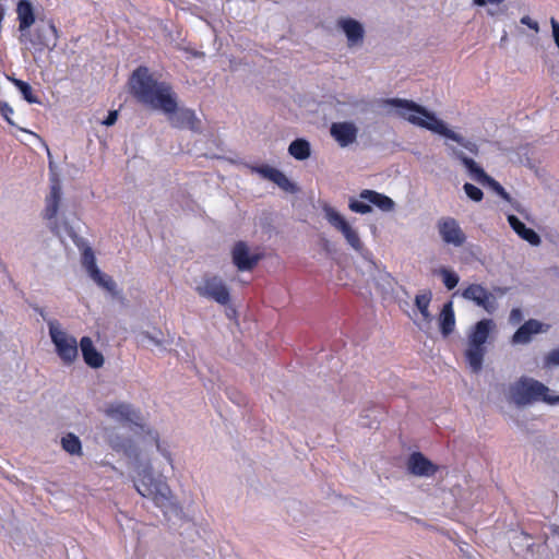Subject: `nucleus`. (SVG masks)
I'll list each match as a JSON object with an SVG mask.
<instances>
[{
    "label": "nucleus",
    "mask_w": 559,
    "mask_h": 559,
    "mask_svg": "<svg viewBox=\"0 0 559 559\" xmlns=\"http://www.w3.org/2000/svg\"><path fill=\"white\" fill-rule=\"evenodd\" d=\"M383 104L385 107L394 108L399 117L405 119L413 126L455 141L472 154L478 153V147L474 142L465 140L462 135L449 129L443 120L438 118L435 112L428 110L426 107L402 98H389L385 99Z\"/></svg>",
    "instance_id": "nucleus-1"
},
{
    "label": "nucleus",
    "mask_w": 559,
    "mask_h": 559,
    "mask_svg": "<svg viewBox=\"0 0 559 559\" xmlns=\"http://www.w3.org/2000/svg\"><path fill=\"white\" fill-rule=\"evenodd\" d=\"M129 84L131 93L144 105L164 114H170L177 108V94L171 85L155 80L146 67L134 70Z\"/></svg>",
    "instance_id": "nucleus-2"
},
{
    "label": "nucleus",
    "mask_w": 559,
    "mask_h": 559,
    "mask_svg": "<svg viewBox=\"0 0 559 559\" xmlns=\"http://www.w3.org/2000/svg\"><path fill=\"white\" fill-rule=\"evenodd\" d=\"M133 486L139 495L151 499L155 507L160 509L165 515L169 513L177 514L180 511L179 503L171 488L166 480L154 477L151 464L136 469Z\"/></svg>",
    "instance_id": "nucleus-3"
},
{
    "label": "nucleus",
    "mask_w": 559,
    "mask_h": 559,
    "mask_svg": "<svg viewBox=\"0 0 559 559\" xmlns=\"http://www.w3.org/2000/svg\"><path fill=\"white\" fill-rule=\"evenodd\" d=\"M549 392V388L542 382L530 377H522L509 385L508 399L519 407L539 401L550 405L559 404V395L554 396Z\"/></svg>",
    "instance_id": "nucleus-4"
},
{
    "label": "nucleus",
    "mask_w": 559,
    "mask_h": 559,
    "mask_svg": "<svg viewBox=\"0 0 559 559\" xmlns=\"http://www.w3.org/2000/svg\"><path fill=\"white\" fill-rule=\"evenodd\" d=\"M322 210L329 224L343 235L347 245L354 251L364 259H369L372 255L371 252L365 248L358 230L338 211L328 204H325Z\"/></svg>",
    "instance_id": "nucleus-5"
},
{
    "label": "nucleus",
    "mask_w": 559,
    "mask_h": 559,
    "mask_svg": "<svg viewBox=\"0 0 559 559\" xmlns=\"http://www.w3.org/2000/svg\"><path fill=\"white\" fill-rule=\"evenodd\" d=\"M49 336L55 346L56 354L64 365L73 364L79 356L78 341L69 334L55 319L47 321Z\"/></svg>",
    "instance_id": "nucleus-6"
},
{
    "label": "nucleus",
    "mask_w": 559,
    "mask_h": 559,
    "mask_svg": "<svg viewBox=\"0 0 559 559\" xmlns=\"http://www.w3.org/2000/svg\"><path fill=\"white\" fill-rule=\"evenodd\" d=\"M449 151L453 157H455L462 162V164L465 166V168L468 171L472 179H474L475 181H477L478 183H480L483 186H487V187L491 188L503 200L509 201V202L511 201V197L504 190V188L498 181H496L493 178L488 176L484 171V169L476 164V162L474 159L468 158L467 156L464 155V153L461 150H459L452 145L449 146Z\"/></svg>",
    "instance_id": "nucleus-7"
},
{
    "label": "nucleus",
    "mask_w": 559,
    "mask_h": 559,
    "mask_svg": "<svg viewBox=\"0 0 559 559\" xmlns=\"http://www.w3.org/2000/svg\"><path fill=\"white\" fill-rule=\"evenodd\" d=\"M20 43L36 52H41L46 48L52 50L57 46V28L51 22L39 24L33 33L29 28L26 36L21 35Z\"/></svg>",
    "instance_id": "nucleus-8"
},
{
    "label": "nucleus",
    "mask_w": 559,
    "mask_h": 559,
    "mask_svg": "<svg viewBox=\"0 0 559 559\" xmlns=\"http://www.w3.org/2000/svg\"><path fill=\"white\" fill-rule=\"evenodd\" d=\"M436 229L439 238L445 246L461 248L467 240L464 230L454 217H440L436 223Z\"/></svg>",
    "instance_id": "nucleus-9"
},
{
    "label": "nucleus",
    "mask_w": 559,
    "mask_h": 559,
    "mask_svg": "<svg viewBox=\"0 0 559 559\" xmlns=\"http://www.w3.org/2000/svg\"><path fill=\"white\" fill-rule=\"evenodd\" d=\"M197 293L222 306L230 301V294L225 282L218 276H205L195 287Z\"/></svg>",
    "instance_id": "nucleus-10"
},
{
    "label": "nucleus",
    "mask_w": 559,
    "mask_h": 559,
    "mask_svg": "<svg viewBox=\"0 0 559 559\" xmlns=\"http://www.w3.org/2000/svg\"><path fill=\"white\" fill-rule=\"evenodd\" d=\"M336 26L345 35L348 48L362 46L366 29L361 22L349 16H343L336 21Z\"/></svg>",
    "instance_id": "nucleus-11"
},
{
    "label": "nucleus",
    "mask_w": 559,
    "mask_h": 559,
    "mask_svg": "<svg viewBox=\"0 0 559 559\" xmlns=\"http://www.w3.org/2000/svg\"><path fill=\"white\" fill-rule=\"evenodd\" d=\"M462 297L466 300L473 301L488 313H493L498 308L496 296L479 284L468 285L462 292Z\"/></svg>",
    "instance_id": "nucleus-12"
},
{
    "label": "nucleus",
    "mask_w": 559,
    "mask_h": 559,
    "mask_svg": "<svg viewBox=\"0 0 559 559\" xmlns=\"http://www.w3.org/2000/svg\"><path fill=\"white\" fill-rule=\"evenodd\" d=\"M359 129L353 121H337L330 127V135L340 147H348L357 141Z\"/></svg>",
    "instance_id": "nucleus-13"
},
{
    "label": "nucleus",
    "mask_w": 559,
    "mask_h": 559,
    "mask_svg": "<svg viewBox=\"0 0 559 559\" xmlns=\"http://www.w3.org/2000/svg\"><path fill=\"white\" fill-rule=\"evenodd\" d=\"M166 115L173 127L201 132V120L197 117L194 110L186 107H177L173 112Z\"/></svg>",
    "instance_id": "nucleus-14"
},
{
    "label": "nucleus",
    "mask_w": 559,
    "mask_h": 559,
    "mask_svg": "<svg viewBox=\"0 0 559 559\" xmlns=\"http://www.w3.org/2000/svg\"><path fill=\"white\" fill-rule=\"evenodd\" d=\"M233 262L239 271L252 270L261 259L257 252H252L243 241L237 242L231 251Z\"/></svg>",
    "instance_id": "nucleus-15"
},
{
    "label": "nucleus",
    "mask_w": 559,
    "mask_h": 559,
    "mask_svg": "<svg viewBox=\"0 0 559 559\" xmlns=\"http://www.w3.org/2000/svg\"><path fill=\"white\" fill-rule=\"evenodd\" d=\"M406 468L409 474L417 477H431L438 471V466L420 452H414L408 456Z\"/></svg>",
    "instance_id": "nucleus-16"
},
{
    "label": "nucleus",
    "mask_w": 559,
    "mask_h": 559,
    "mask_svg": "<svg viewBox=\"0 0 559 559\" xmlns=\"http://www.w3.org/2000/svg\"><path fill=\"white\" fill-rule=\"evenodd\" d=\"M368 263V270L371 273V276L380 289V292L384 295L391 294L394 290L395 280L391 276L390 273L381 270L372 260V255L369 259H365Z\"/></svg>",
    "instance_id": "nucleus-17"
},
{
    "label": "nucleus",
    "mask_w": 559,
    "mask_h": 559,
    "mask_svg": "<svg viewBox=\"0 0 559 559\" xmlns=\"http://www.w3.org/2000/svg\"><path fill=\"white\" fill-rule=\"evenodd\" d=\"M19 31L26 36L31 26L35 23L34 7L28 0H21L16 5Z\"/></svg>",
    "instance_id": "nucleus-18"
},
{
    "label": "nucleus",
    "mask_w": 559,
    "mask_h": 559,
    "mask_svg": "<svg viewBox=\"0 0 559 559\" xmlns=\"http://www.w3.org/2000/svg\"><path fill=\"white\" fill-rule=\"evenodd\" d=\"M83 359L91 368H100L104 365L103 355L95 348L91 337L83 336L80 341Z\"/></svg>",
    "instance_id": "nucleus-19"
},
{
    "label": "nucleus",
    "mask_w": 559,
    "mask_h": 559,
    "mask_svg": "<svg viewBox=\"0 0 559 559\" xmlns=\"http://www.w3.org/2000/svg\"><path fill=\"white\" fill-rule=\"evenodd\" d=\"M106 414L110 418L121 423H136L139 415L135 409L126 403L110 404L106 408Z\"/></svg>",
    "instance_id": "nucleus-20"
},
{
    "label": "nucleus",
    "mask_w": 559,
    "mask_h": 559,
    "mask_svg": "<svg viewBox=\"0 0 559 559\" xmlns=\"http://www.w3.org/2000/svg\"><path fill=\"white\" fill-rule=\"evenodd\" d=\"M359 199L367 201L369 204H373L383 212H391L395 207V202L391 198L374 190H362L359 194Z\"/></svg>",
    "instance_id": "nucleus-21"
},
{
    "label": "nucleus",
    "mask_w": 559,
    "mask_h": 559,
    "mask_svg": "<svg viewBox=\"0 0 559 559\" xmlns=\"http://www.w3.org/2000/svg\"><path fill=\"white\" fill-rule=\"evenodd\" d=\"M543 324L531 319L521 325L512 337L513 344H527L531 342L532 336L542 332Z\"/></svg>",
    "instance_id": "nucleus-22"
},
{
    "label": "nucleus",
    "mask_w": 559,
    "mask_h": 559,
    "mask_svg": "<svg viewBox=\"0 0 559 559\" xmlns=\"http://www.w3.org/2000/svg\"><path fill=\"white\" fill-rule=\"evenodd\" d=\"M508 222L512 229L525 241L532 246H538L540 243V237L538 234L525 226L515 215H508Z\"/></svg>",
    "instance_id": "nucleus-23"
},
{
    "label": "nucleus",
    "mask_w": 559,
    "mask_h": 559,
    "mask_svg": "<svg viewBox=\"0 0 559 559\" xmlns=\"http://www.w3.org/2000/svg\"><path fill=\"white\" fill-rule=\"evenodd\" d=\"M493 326V321L490 319H484L477 322L468 336V344L483 346Z\"/></svg>",
    "instance_id": "nucleus-24"
},
{
    "label": "nucleus",
    "mask_w": 559,
    "mask_h": 559,
    "mask_svg": "<svg viewBox=\"0 0 559 559\" xmlns=\"http://www.w3.org/2000/svg\"><path fill=\"white\" fill-rule=\"evenodd\" d=\"M439 325L443 336L450 335L455 326V316L452 301L443 305L439 316Z\"/></svg>",
    "instance_id": "nucleus-25"
},
{
    "label": "nucleus",
    "mask_w": 559,
    "mask_h": 559,
    "mask_svg": "<svg viewBox=\"0 0 559 559\" xmlns=\"http://www.w3.org/2000/svg\"><path fill=\"white\" fill-rule=\"evenodd\" d=\"M485 349L483 346H476L468 344V348L466 349L465 356L467 362L474 372L480 371L483 367Z\"/></svg>",
    "instance_id": "nucleus-26"
},
{
    "label": "nucleus",
    "mask_w": 559,
    "mask_h": 559,
    "mask_svg": "<svg viewBox=\"0 0 559 559\" xmlns=\"http://www.w3.org/2000/svg\"><path fill=\"white\" fill-rule=\"evenodd\" d=\"M91 278L102 288L106 289L112 297L119 296L116 282L100 270H94V273L90 275Z\"/></svg>",
    "instance_id": "nucleus-27"
},
{
    "label": "nucleus",
    "mask_w": 559,
    "mask_h": 559,
    "mask_svg": "<svg viewBox=\"0 0 559 559\" xmlns=\"http://www.w3.org/2000/svg\"><path fill=\"white\" fill-rule=\"evenodd\" d=\"M288 153L297 160H305L310 156V143L305 139L294 140L288 146Z\"/></svg>",
    "instance_id": "nucleus-28"
},
{
    "label": "nucleus",
    "mask_w": 559,
    "mask_h": 559,
    "mask_svg": "<svg viewBox=\"0 0 559 559\" xmlns=\"http://www.w3.org/2000/svg\"><path fill=\"white\" fill-rule=\"evenodd\" d=\"M432 298V294L430 290L423 292L417 294L415 297V306L419 310L423 320L427 323H430L432 320V316L429 311V305Z\"/></svg>",
    "instance_id": "nucleus-29"
},
{
    "label": "nucleus",
    "mask_w": 559,
    "mask_h": 559,
    "mask_svg": "<svg viewBox=\"0 0 559 559\" xmlns=\"http://www.w3.org/2000/svg\"><path fill=\"white\" fill-rule=\"evenodd\" d=\"M146 440L152 441L162 456L173 466V456L169 445L159 440L158 433L151 430L147 431Z\"/></svg>",
    "instance_id": "nucleus-30"
},
{
    "label": "nucleus",
    "mask_w": 559,
    "mask_h": 559,
    "mask_svg": "<svg viewBox=\"0 0 559 559\" xmlns=\"http://www.w3.org/2000/svg\"><path fill=\"white\" fill-rule=\"evenodd\" d=\"M61 445L64 451H67L71 455H80L82 453V444L79 439L73 433H68L61 439Z\"/></svg>",
    "instance_id": "nucleus-31"
},
{
    "label": "nucleus",
    "mask_w": 559,
    "mask_h": 559,
    "mask_svg": "<svg viewBox=\"0 0 559 559\" xmlns=\"http://www.w3.org/2000/svg\"><path fill=\"white\" fill-rule=\"evenodd\" d=\"M9 80L17 87V90L21 92V94L27 103H39L37 97L33 95L32 86L27 82H24L15 78H9Z\"/></svg>",
    "instance_id": "nucleus-32"
},
{
    "label": "nucleus",
    "mask_w": 559,
    "mask_h": 559,
    "mask_svg": "<svg viewBox=\"0 0 559 559\" xmlns=\"http://www.w3.org/2000/svg\"><path fill=\"white\" fill-rule=\"evenodd\" d=\"M438 273L441 275L442 282L449 290L453 289L460 282L459 275L452 270L441 267Z\"/></svg>",
    "instance_id": "nucleus-33"
},
{
    "label": "nucleus",
    "mask_w": 559,
    "mask_h": 559,
    "mask_svg": "<svg viewBox=\"0 0 559 559\" xmlns=\"http://www.w3.org/2000/svg\"><path fill=\"white\" fill-rule=\"evenodd\" d=\"M273 182L276 183L285 192L296 193L298 191L297 186L292 182L288 177L281 170L277 176L273 178Z\"/></svg>",
    "instance_id": "nucleus-34"
},
{
    "label": "nucleus",
    "mask_w": 559,
    "mask_h": 559,
    "mask_svg": "<svg viewBox=\"0 0 559 559\" xmlns=\"http://www.w3.org/2000/svg\"><path fill=\"white\" fill-rule=\"evenodd\" d=\"M82 263L86 269L88 275H92L94 273V270H99L96 265V259L91 248L84 250Z\"/></svg>",
    "instance_id": "nucleus-35"
},
{
    "label": "nucleus",
    "mask_w": 559,
    "mask_h": 559,
    "mask_svg": "<svg viewBox=\"0 0 559 559\" xmlns=\"http://www.w3.org/2000/svg\"><path fill=\"white\" fill-rule=\"evenodd\" d=\"M348 207L350 211L359 214H368L372 211L371 205L367 201H364L361 199H350Z\"/></svg>",
    "instance_id": "nucleus-36"
},
{
    "label": "nucleus",
    "mask_w": 559,
    "mask_h": 559,
    "mask_svg": "<svg viewBox=\"0 0 559 559\" xmlns=\"http://www.w3.org/2000/svg\"><path fill=\"white\" fill-rule=\"evenodd\" d=\"M139 342L143 345L153 344L155 346H163L164 341L158 335L151 334L150 332H141L139 334Z\"/></svg>",
    "instance_id": "nucleus-37"
},
{
    "label": "nucleus",
    "mask_w": 559,
    "mask_h": 559,
    "mask_svg": "<svg viewBox=\"0 0 559 559\" xmlns=\"http://www.w3.org/2000/svg\"><path fill=\"white\" fill-rule=\"evenodd\" d=\"M463 189H464V192L466 193V195L475 201V202H479L483 200V191L477 188L476 186L472 185V183H465L463 186Z\"/></svg>",
    "instance_id": "nucleus-38"
},
{
    "label": "nucleus",
    "mask_w": 559,
    "mask_h": 559,
    "mask_svg": "<svg viewBox=\"0 0 559 559\" xmlns=\"http://www.w3.org/2000/svg\"><path fill=\"white\" fill-rule=\"evenodd\" d=\"M254 171L270 181H273V178H275L277 176V174L280 173L278 169L270 167V166L257 167V168H254Z\"/></svg>",
    "instance_id": "nucleus-39"
},
{
    "label": "nucleus",
    "mask_w": 559,
    "mask_h": 559,
    "mask_svg": "<svg viewBox=\"0 0 559 559\" xmlns=\"http://www.w3.org/2000/svg\"><path fill=\"white\" fill-rule=\"evenodd\" d=\"M59 202L60 201H55V200H50V199H47V205H46V216L47 218H52L57 215V212H58V207H59Z\"/></svg>",
    "instance_id": "nucleus-40"
},
{
    "label": "nucleus",
    "mask_w": 559,
    "mask_h": 559,
    "mask_svg": "<svg viewBox=\"0 0 559 559\" xmlns=\"http://www.w3.org/2000/svg\"><path fill=\"white\" fill-rule=\"evenodd\" d=\"M521 24L527 26L530 29H532L535 34L539 33V24L531 19L528 15H524L520 20Z\"/></svg>",
    "instance_id": "nucleus-41"
},
{
    "label": "nucleus",
    "mask_w": 559,
    "mask_h": 559,
    "mask_svg": "<svg viewBox=\"0 0 559 559\" xmlns=\"http://www.w3.org/2000/svg\"><path fill=\"white\" fill-rule=\"evenodd\" d=\"M0 111L2 117L10 123L13 124L10 116L13 115V108L10 107L7 103H0Z\"/></svg>",
    "instance_id": "nucleus-42"
},
{
    "label": "nucleus",
    "mask_w": 559,
    "mask_h": 559,
    "mask_svg": "<svg viewBox=\"0 0 559 559\" xmlns=\"http://www.w3.org/2000/svg\"><path fill=\"white\" fill-rule=\"evenodd\" d=\"M547 366H559V348L551 350L546 357Z\"/></svg>",
    "instance_id": "nucleus-43"
},
{
    "label": "nucleus",
    "mask_w": 559,
    "mask_h": 559,
    "mask_svg": "<svg viewBox=\"0 0 559 559\" xmlns=\"http://www.w3.org/2000/svg\"><path fill=\"white\" fill-rule=\"evenodd\" d=\"M550 25H551V29H552V37H554L555 44L559 49V22L555 17H551Z\"/></svg>",
    "instance_id": "nucleus-44"
},
{
    "label": "nucleus",
    "mask_w": 559,
    "mask_h": 559,
    "mask_svg": "<svg viewBox=\"0 0 559 559\" xmlns=\"http://www.w3.org/2000/svg\"><path fill=\"white\" fill-rule=\"evenodd\" d=\"M522 319H523V313H522L521 309L514 308L511 310L510 317H509L510 323L518 324L522 321Z\"/></svg>",
    "instance_id": "nucleus-45"
},
{
    "label": "nucleus",
    "mask_w": 559,
    "mask_h": 559,
    "mask_svg": "<svg viewBox=\"0 0 559 559\" xmlns=\"http://www.w3.org/2000/svg\"><path fill=\"white\" fill-rule=\"evenodd\" d=\"M117 119H118V111L112 110V111H109L107 118L105 120H103L102 123L106 127H110L116 123Z\"/></svg>",
    "instance_id": "nucleus-46"
},
{
    "label": "nucleus",
    "mask_w": 559,
    "mask_h": 559,
    "mask_svg": "<svg viewBox=\"0 0 559 559\" xmlns=\"http://www.w3.org/2000/svg\"><path fill=\"white\" fill-rule=\"evenodd\" d=\"M61 198V189L58 185H53L51 187L50 195L47 199L60 201Z\"/></svg>",
    "instance_id": "nucleus-47"
},
{
    "label": "nucleus",
    "mask_w": 559,
    "mask_h": 559,
    "mask_svg": "<svg viewBox=\"0 0 559 559\" xmlns=\"http://www.w3.org/2000/svg\"><path fill=\"white\" fill-rule=\"evenodd\" d=\"M110 443H111V447H112L114 449H116V450H118V449H122V448H123V445H122V444H120V443H118V442H115L114 440H111V441H110Z\"/></svg>",
    "instance_id": "nucleus-48"
},
{
    "label": "nucleus",
    "mask_w": 559,
    "mask_h": 559,
    "mask_svg": "<svg viewBox=\"0 0 559 559\" xmlns=\"http://www.w3.org/2000/svg\"><path fill=\"white\" fill-rule=\"evenodd\" d=\"M507 40V33L504 32L503 36L501 37V43Z\"/></svg>",
    "instance_id": "nucleus-49"
},
{
    "label": "nucleus",
    "mask_w": 559,
    "mask_h": 559,
    "mask_svg": "<svg viewBox=\"0 0 559 559\" xmlns=\"http://www.w3.org/2000/svg\"><path fill=\"white\" fill-rule=\"evenodd\" d=\"M497 290H498L501 295H502V294H504V290H503V289H501V288H498Z\"/></svg>",
    "instance_id": "nucleus-50"
}]
</instances>
